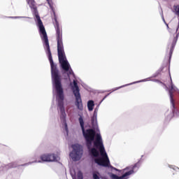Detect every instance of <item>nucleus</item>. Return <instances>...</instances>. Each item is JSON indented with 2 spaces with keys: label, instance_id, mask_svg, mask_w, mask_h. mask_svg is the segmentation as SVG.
<instances>
[{
  "label": "nucleus",
  "instance_id": "6",
  "mask_svg": "<svg viewBox=\"0 0 179 179\" xmlns=\"http://www.w3.org/2000/svg\"><path fill=\"white\" fill-rule=\"evenodd\" d=\"M72 148L73 151L71 152L70 156L73 162H78L80 159H82V156H83V148L79 144L73 145Z\"/></svg>",
  "mask_w": 179,
  "mask_h": 179
},
{
  "label": "nucleus",
  "instance_id": "3",
  "mask_svg": "<svg viewBox=\"0 0 179 179\" xmlns=\"http://www.w3.org/2000/svg\"><path fill=\"white\" fill-rule=\"evenodd\" d=\"M94 146L96 149L99 150L101 155V157L96 158L94 159L95 163L99 164V166H103V167H109L110 159H108L107 152H106V150L104 149V145H103V139L101 138V136L100 134H96V139L94 141Z\"/></svg>",
  "mask_w": 179,
  "mask_h": 179
},
{
  "label": "nucleus",
  "instance_id": "10",
  "mask_svg": "<svg viewBox=\"0 0 179 179\" xmlns=\"http://www.w3.org/2000/svg\"><path fill=\"white\" fill-rule=\"evenodd\" d=\"M174 92H176V90L174 89V85H173L172 84L169 90V96H170L171 103L173 108H176V104L174 103V99L173 98V94L174 93Z\"/></svg>",
  "mask_w": 179,
  "mask_h": 179
},
{
  "label": "nucleus",
  "instance_id": "7",
  "mask_svg": "<svg viewBox=\"0 0 179 179\" xmlns=\"http://www.w3.org/2000/svg\"><path fill=\"white\" fill-rule=\"evenodd\" d=\"M141 167V162H138L132 167L131 170L125 172L122 176H118L114 173H110V177L111 179H128L130 176H132L135 173V169H138Z\"/></svg>",
  "mask_w": 179,
  "mask_h": 179
},
{
  "label": "nucleus",
  "instance_id": "1",
  "mask_svg": "<svg viewBox=\"0 0 179 179\" xmlns=\"http://www.w3.org/2000/svg\"><path fill=\"white\" fill-rule=\"evenodd\" d=\"M27 3L33 9L34 15L37 20V25L39 27V33L41 40L43 41V44L46 48V54L48 57V59L50 64L51 71H59L57 69V64H54V60H52V55L51 53V50L50 49V42L48 41V36H47V31H45V28L44 24H43V21L38 15V11L37 10V6H36V1L34 0H27Z\"/></svg>",
  "mask_w": 179,
  "mask_h": 179
},
{
  "label": "nucleus",
  "instance_id": "11",
  "mask_svg": "<svg viewBox=\"0 0 179 179\" xmlns=\"http://www.w3.org/2000/svg\"><path fill=\"white\" fill-rule=\"evenodd\" d=\"M89 152H90V155H91L93 157H99L100 153L99 152V150H97V149L92 148V146L90 147V148H87Z\"/></svg>",
  "mask_w": 179,
  "mask_h": 179
},
{
  "label": "nucleus",
  "instance_id": "5",
  "mask_svg": "<svg viewBox=\"0 0 179 179\" xmlns=\"http://www.w3.org/2000/svg\"><path fill=\"white\" fill-rule=\"evenodd\" d=\"M73 93L76 97V106L78 110H83V103H82V97L80 96V90L78 86V83L73 81V87H72Z\"/></svg>",
  "mask_w": 179,
  "mask_h": 179
},
{
  "label": "nucleus",
  "instance_id": "12",
  "mask_svg": "<svg viewBox=\"0 0 179 179\" xmlns=\"http://www.w3.org/2000/svg\"><path fill=\"white\" fill-rule=\"evenodd\" d=\"M96 115H97L96 109L94 110V116L91 119L92 125H94V124H96V122H97V117H96Z\"/></svg>",
  "mask_w": 179,
  "mask_h": 179
},
{
  "label": "nucleus",
  "instance_id": "2",
  "mask_svg": "<svg viewBox=\"0 0 179 179\" xmlns=\"http://www.w3.org/2000/svg\"><path fill=\"white\" fill-rule=\"evenodd\" d=\"M54 26L56 31V40L57 41V54L59 62L62 69L65 71V72H68V75H73V71H72V69H71V65L66 59L65 51L64 50V43L62 42V27L59 26V22H58V18L57 17V15H55V13H54Z\"/></svg>",
  "mask_w": 179,
  "mask_h": 179
},
{
  "label": "nucleus",
  "instance_id": "18",
  "mask_svg": "<svg viewBox=\"0 0 179 179\" xmlns=\"http://www.w3.org/2000/svg\"><path fill=\"white\" fill-rule=\"evenodd\" d=\"M78 179H83V178L78 177Z\"/></svg>",
  "mask_w": 179,
  "mask_h": 179
},
{
  "label": "nucleus",
  "instance_id": "4",
  "mask_svg": "<svg viewBox=\"0 0 179 179\" xmlns=\"http://www.w3.org/2000/svg\"><path fill=\"white\" fill-rule=\"evenodd\" d=\"M78 120L83 131V136L85 139L86 146L87 149H90L93 141H94V138H96V131L93 129H87L85 130V122L83 121V118L80 117Z\"/></svg>",
  "mask_w": 179,
  "mask_h": 179
},
{
  "label": "nucleus",
  "instance_id": "9",
  "mask_svg": "<svg viewBox=\"0 0 179 179\" xmlns=\"http://www.w3.org/2000/svg\"><path fill=\"white\" fill-rule=\"evenodd\" d=\"M177 40H178V35H176V36L173 38V41L171 45L169 51V59H171L173 52L174 51V48L176 47V44H177Z\"/></svg>",
  "mask_w": 179,
  "mask_h": 179
},
{
  "label": "nucleus",
  "instance_id": "15",
  "mask_svg": "<svg viewBox=\"0 0 179 179\" xmlns=\"http://www.w3.org/2000/svg\"><path fill=\"white\" fill-rule=\"evenodd\" d=\"M112 170H115V171H119V173H125V170H127L126 169H123V170H120L117 169V168H114L113 166H110Z\"/></svg>",
  "mask_w": 179,
  "mask_h": 179
},
{
  "label": "nucleus",
  "instance_id": "13",
  "mask_svg": "<svg viewBox=\"0 0 179 179\" xmlns=\"http://www.w3.org/2000/svg\"><path fill=\"white\" fill-rule=\"evenodd\" d=\"M87 107H88L89 111H93V107H94V101H89L87 102Z\"/></svg>",
  "mask_w": 179,
  "mask_h": 179
},
{
  "label": "nucleus",
  "instance_id": "14",
  "mask_svg": "<svg viewBox=\"0 0 179 179\" xmlns=\"http://www.w3.org/2000/svg\"><path fill=\"white\" fill-rule=\"evenodd\" d=\"M7 166L8 167V169H15L16 168L17 166L16 165V163L15 162H11L10 164H8L7 165Z\"/></svg>",
  "mask_w": 179,
  "mask_h": 179
},
{
  "label": "nucleus",
  "instance_id": "19",
  "mask_svg": "<svg viewBox=\"0 0 179 179\" xmlns=\"http://www.w3.org/2000/svg\"><path fill=\"white\" fill-rule=\"evenodd\" d=\"M167 27H168V29H169V25L167 24Z\"/></svg>",
  "mask_w": 179,
  "mask_h": 179
},
{
  "label": "nucleus",
  "instance_id": "16",
  "mask_svg": "<svg viewBox=\"0 0 179 179\" xmlns=\"http://www.w3.org/2000/svg\"><path fill=\"white\" fill-rule=\"evenodd\" d=\"M93 178L94 179H100V178L99 177V176L96 173L93 174Z\"/></svg>",
  "mask_w": 179,
  "mask_h": 179
},
{
  "label": "nucleus",
  "instance_id": "17",
  "mask_svg": "<svg viewBox=\"0 0 179 179\" xmlns=\"http://www.w3.org/2000/svg\"><path fill=\"white\" fill-rule=\"evenodd\" d=\"M107 96H108V95H106V96L103 97V100H104V99L107 97Z\"/></svg>",
  "mask_w": 179,
  "mask_h": 179
},
{
  "label": "nucleus",
  "instance_id": "8",
  "mask_svg": "<svg viewBox=\"0 0 179 179\" xmlns=\"http://www.w3.org/2000/svg\"><path fill=\"white\" fill-rule=\"evenodd\" d=\"M40 159L42 162H55L57 156L55 154H43L41 155Z\"/></svg>",
  "mask_w": 179,
  "mask_h": 179
}]
</instances>
